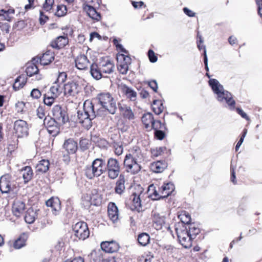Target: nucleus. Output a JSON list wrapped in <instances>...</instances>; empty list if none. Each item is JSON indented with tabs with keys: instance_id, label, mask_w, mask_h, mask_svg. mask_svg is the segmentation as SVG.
<instances>
[{
	"instance_id": "obj_1",
	"label": "nucleus",
	"mask_w": 262,
	"mask_h": 262,
	"mask_svg": "<svg viewBox=\"0 0 262 262\" xmlns=\"http://www.w3.org/2000/svg\"><path fill=\"white\" fill-rule=\"evenodd\" d=\"M208 82L213 92L216 95L217 100L221 103H226L230 110H233L235 108V101L233 99L232 94L225 90L223 86L217 80L210 79Z\"/></svg>"
},
{
	"instance_id": "obj_2",
	"label": "nucleus",
	"mask_w": 262,
	"mask_h": 262,
	"mask_svg": "<svg viewBox=\"0 0 262 262\" xmlns=\"http://www.w3.org/2000/svg\"><path fill=\"white\" fill-rule=\"evenodd\" d=\"M96 118L95 106L90 100H86L83 110L77 112L78 121L84 128L89 129L92 125V120Z\"/></svg>"
},
{
	"instance_id": "obj_3",
	"label": "nucleus",
	"mask_w": 262,
	"mask_h": 262,
	"mask_svg": "<svg viewBox=\"0 0 262 262\" xmlns=\"http://www.w3.org/2000/svg\"><path fill=\"white\" fill-rule=\"evenodd\" d=\"M105 166V162L103 159L97 158L93 161L91 166L85 168V176L89 179L98 177L105 171L106 169Z\"/></svg>"
},
{
	"instance_id": "obj_4",
	"label": "nucleus",
	"mask_w": 262,
	"mask_h": 262,
	"mask_svg": "<svg viewBox=\"0 0 262 262\" xmlns=\"http://www.w3.org/2000/svg\"><path fill=\"white\" fill-rule=\"evenodd\" d=\"M96 100H98L99 104L109 111V113L114 114L116 113V102L110 93L99 94L96 97Z\"/></svg>"
},
{
	"instance_id": "obj_5",
	"label": "nucleus",
	"mask_w": 262,
	"mask_h": 262,
	"mask_svg": "<svg viewBox=\"0 0 262 262\" xmlns=\"http://www.w3.org/2000/svg\"><path fill=\"white\" fill-rule=\"evenodd\" d=\"M108 177L111 179L117 178L120 172L121 167L119 161L113 158L108 159L106 165Z\"/></svg>"
},
{
	"instance_id": "obj_6",
	"label": "nucleus",
	"mask_w": 262,
	"mask_h": 262,
	"mask_svg": "<svg viewBox=\"0 0 262 262\" xmlns=\"http://www.w3.org/2000/svg\"><path fill=\"white\" fill-rule=\"evenodd\" d=\"M75 235L79 239L84 240L90 235L87 224L84 222L77 223L73 227Z\"/></svg>"
},
{
	"instance_id": "obj_7",
	"label": "nucleus",
	"mask_w": 262,
	"mask_h": 262,
	"mask_svg": "<svg viewBox=\"0 0 262 262\" xmlns=\"http://www.w3.org/2000/svg\"><path fill=\"white\" fill-rule=\"evenodd\" d=\"M124 166L127 172L136 174L141 170V165L137 161L133 159L130 155H126L124 160Z\"/></svg>"
},
{
	"instance_id": "obj_8",
	"label": "nucleus",
	"mask_w": 262,
	"mask_h": 262,
	"mask_svg": "<svg viewBox=\"0 0 262 262\" xmlns=\"http://www.w3.org/2000/svg\"><path fill=\"white\" fill-rule=\"evenodd\" d=\"M28 125L26 121L19 119L13 124V132L18 138H23L28 135Z\"/></svg>"
},
{
	"instance_id": "obj_9",
	"label": "nucleus",
	"mask_w": 262,
	"mask_h": 262,
	"mask_svg": "<svg viewBox=\"0 0 262 262\" xmlns=\"http://www.w3.org/2000/svg\"><path fill=\"white\" fill-rule=\"evenodd\" d=\"M52 115L59 124H64L68 120L67 112L59 105H55L53 107Z\"/></svg>"
},
{
	"instance_id": "obj_10",
	"label": "nucleus",
	"mask_w": 262,
	"mask_h": 262,
	"mask_svg": "<svg viewBox=\"0 0 262 262\" xmlns=\"http://www.w3.org/2000/svg\"><path fill=\"white\" fill-rule=\"evenodd\" d=\"M152 226L157 230L162 229L165 223V217L159 213L154 211L152 212Z\"/></svg>"
},
{
	"instance_id": "obj_11",
	"label": "nucleus",
	"mask_w": 262,
	"mask_h": 262,
	"mask_svg": "<svg viewBox=\"0 0 262 262\" xmlns=\"http://www.w3.org/2000/svg\"><path fill=\"white\" fill-rule=\"evenodd\" d=\"M0 190L2 193H13L16 192V187L12 185L11 182L6 178L2 177L0 179Z\"/></svg>"
},
{
	"instance_id": "obj_12",
	"label": "nucleus",
	"mask_w": 262,
	"mask_h": 262,
	"mask_svg": "<svg viewBox=\"0 0 262 262\" xmlns=\"http://www.w3.org/2000/svg\"><path fill=\"white\" fill-rule=\"evenodd\" d=\"M25 203L20 200H15L12 207V211L14 215L16 217L20 216L25 209Z\"/></svg>"
},
{
	"instance_id": "obj_13",
	"label": "nucleus",
	"mask_w": 262,
	"mask_h": 262,
	"mask_svg": "<svg viewBox=\"0 0 262 262\" xmlns=\"http://www.w3.org/2000/svg\"><path fill=\"white\" fill-rule=\"evenodd\" d=\"M64 94L66 96H75L79 92L78 84L75 82H68L64 85Z\"/></svg>"
},
{
	"instance_id": "obj_14",
	"label": "nucleus",
	"mask_w": 262,
	"mask_h": 262,
	"mask_svg": "<svg viewBox=\"0 0 262 262\" xmlns=\"http://www.w3.org/2000/svg\"><path fill=\"white\" fill-rule=\"evenodd\" d=\"M101 248L102 250L105 252L114 253L118 250L119 246L118 244L115 241H106L101 243Z\"/></svg>"
},
{
	"instance_id": "obj_15",
	"label": "nucleus",
	"mask_w": 262,
	"mask_h": 262,
	"mask_svg": "<svg viewBox=\"0 0 262 262\" xmlns=\"http://www.w3.org/2000/svg\"><path fill=\"white\" fill-rule=\"evenodd\" d=\"M107 213L109 218L113 223L118 221L119 219V211L118 207L114 203H109L107 206Z\"/></svg>"
},
{
	"instance_id": "obj_16",
	"label": "nucleus",
	"mask_w": 262,
	"mask_h": 262,
	"mask_svg": "<svg viewBox=\"0 0 262 262\" xmlns=\"http://www.w3.org/2000/svg\"><path fill=\"white\" fill-rule=\"evenodd\" d=\"M83 8L88 15L92 19L96 21H99L100 20V14L93 7L88 4H83Z\"/></svg>"
},
{
	"instance_id": "obj_17",
	"label": "nucleus",
	"mask_w": 262,
	"mask_h": 262,
	"mask_svg": "<svg viewBox=\"0 0 262 262\" xmlns=\"http://www.w3.org/2000/svg\"><path fill=\"white\" fill-rule=\"evenodd\" d=\"M75 66L78 69L82 70H85L90 65V62L87 57L84 55H79L76 58Z\"/></svg>"
},
{
	"instance_id": "obj_18",
	"label": "nucleus",
	"mask_w": 262,
	"mask_h": 262,
	"mask_svg": "<svg viewBox=\"0 0 262 262\" xmlns=\"http://www.w3.org/2000/svg\"><path fill=\"white\" fill-rule=\"evenodd\" d=\"M46 205L52 208L53 213L57 214L60 210V202L58 198H51L46 202Z\"/></svg>"
},
{
	"instance_id": "obj_19",
	"label": "nucleus",
	"mask_w": 262,
	"mask_h": 262,
	"mask_svg": "<svg viewBox=\"0 0 262 262\" xmlns=\"http://www.w3.org/2000/svg\"><path fill=\"white\" fill-rule=\"evenodd\" d=\"M68 43L67 36H60L51 42V46L54 49H59L64 47Z\"/></svg>"
},
{
	"instance_id": "obj_20",
	"label": "nucleus",
	"mask_w": 262,
	"mask_h": 262,
	"mask_svg": "<svg viewBox=\"0 0 262 262\" xmlns=\"http://www.w3.org/2000/svg\"><path fill=\"white\" fill-rule=\"evenodd\" d=\"M120 89L126 98L129 99L131 101H134L137 98V93L132 88L128 87L125 84L121 85Z\"/></svg>"
},
{
	"instance_id": "obj_21",
	"label": "nucleus",
	"mask_w": 262,
	"mask_h": 262,
	"mask_svg": "<svg viewBox=\"0 0 262 262\" xmlns=\"http://www.w3.org/2000/svg\"><path fill=\"white\" fill-rule=\"evenodd\" d=\"M100 66L103 74H110L114 72L115 66L111 60H107L101 62Z\"/></svg>"
},
{
	"instance_id": "obj_22",
	"label": "nucleus",
	"mask_w": 262,
	"mask_h": 262,
	"mask_svg": "<svg viewBox=\"0 0 262 262\" xmlns=\"http://www.w3.org/2000/svg\"><path fill=\"white\" fill-rule=\"evenodd\" d=\"M38 69L37 67L34 63H28L26 70V72L27 76L31 77L33 75L36 76V79L37 80H40L42 76L40 74H38Z\"/></svg>"
},
{
	"instance_id": "obj_23",
	"label": "nucleus",
	"mask_w": 262,
	"mask_h": 262,
	"mask_svg": "<svg viewBox=\"0 0 262 262\" xmlns=\"http://www.w3.org/2000/svg\"><path fill=\"white\" fill-rule=\"evenodd\" d=\"M119 109L123 115L128 119L134 118V113L131 108L122 103H119Z\"/></svg>"
},
{
	"instance_id": "obj_24",
	"label": "nucleus",
	"mask_w": 262,
	"mask_h": 262,
	"mask_svg": "<svg viewBox=\"0 0 262 262\" xmlns=\"http://www.w3.org/2000/svg\"><path fill=\"white\" fill-rule=\"evenodd\" d=\"M63 148L69 154H74L77 149V144L72 139L67 140L63 144Z\"/></svg>"
},
{
	"instance_id": "obj_25",
	"label": "nucleus",
	"mask_w": 262,
	"mask_h": 262,
	"mask_svg": "<svg viewBox=\"0 0 262 262\" xmlns=\"http://www.w3.org/2000/svg\"><path fill=\"white\" fill-rule=\"evenodd\" d=\"M174 186L171 183L164 184L160 188L161 197L165 198L169 195L174 190Z\"/></svg>"
},
{
	"instance_id": "obj_26",
	"label": "nucleus",
	"mask_w": 262,
	"mask_h": 262,
	"mask_svg": "<svg viewBox=\"0 0 262 262\" xmlns=\"http://www.w3.org/2000/svg\"><path fill=\"white\" fill-rule=\"evenodd\" d=\"M167 166V163L164 161H158L151 164L150 169L155 173H160L162 172Z\"/></svg>"
},
{
	"instance_id": "obj_27",
	"label": "nucleus",
	"mask_w": 262,
	"mask_h": 262,
	"mask_svg": "<svg viewBox=\"0 0 262 262\" xmlns=\"http://www.w3.org/2000/svg\"><path fill=\"white\" fill-rule=\"evenodd\" d=\"M90 73L92 76L96 80L100 79L103 76V73L101 72L100 66L93 63L91 65Z\"/></svg>"
},
{
	"instance_id": "obj_28",
	"label": "nucleus",
	"mask_w": 262,
	"mask_h": 262,
	"mask_svg": "<svg viewBox=\"0 0 262 262\" xmlns=\"http://www.w3.org/2000/svg\"><path fill=\"white\" fill-rule=\"evenodd\" d=\"M19 174L22 176L25 183H26L32 179L33 172L31 167L25 166L20 171Z\"/></svg>"
},
{
	"instance_id": "obj_29",
	"label": "nucleus",
	"mask_w": 262,
	"mask_h": 262,
	"mask_svg": "<svg viewBox=\"0 0 262 262\" xmlns=\"http://www.w3.org/2000/svg\"><path fill=\"white\" fill-rule=\"evenodd\" d=\"M54 59L53 52L48 51L40 58V62L42 65H48L51 63Z\"/></svg>"
},
{
	"instance_id": "obj_30",
	"label": "nucleus",
	"mask_w": 262,
	"mask_h": 262,
	"mask_svg": "<svg viewBox=\"0 0 262 262\" xmlns=\"http://www.w3.org/2000/svg\"><path fill=\"white\" fill-rule=\"evenodd\" d=\"M125 178L124 175L120 174L118 180L116 182V185L115 187V192L121 194H122L124 190H125Z\"/></svg>"
},
{
	"instance_id": "obj_31",
	"label": "nucleus",
	"mask_w": 262,
	"mask_h": 262,
	"mask_svg": "<svg viewBox=\"0 0 262 262\" xmlns=\"http://www.w3.org/2000/svg\"><path fill=\"white\" fill-rule=\"evenodd\" d=\"M154 120L153 115L150 113L144 114L142 117V121L147 130H150L151 125Z\"/></svg>"
},
{
	"instance_id": "obj_32",
	"label": "nucleus",
	"mask_w": 262,
	"mask_h": 262,
	"mask_svg": "<svg viewBox=\"0 0 262 262\" xmlns=\"http://www.w3.org/2000/svg\"><path fill=\"white\" fill-rule=\"evenodd\" d=\"M175 230L178 238L190 236L187 226L181 227V225H177Z\"/></svg>"
},
{
	"instance_id": "obj_33",
	"label": "nucleus",
	"mask_w": 262,
	"mask_h": 262,
	"mask_svg": "<svg viewBox=\"0 0 262 262\" xmlns=\"http://www.w3.org/2000/svg\"><path fill=\"white\" fill-rule=\"evenodd\" d=\"M178 217L181 221V223H179L178 225H181V227H183V226L187 227L188 225L190 224V222L191 221V217L190 215L188 212L186 211L182 212L178 215Z\"/></svg>"
},
{
	"instance_id": "obj_34",
	"label": "nucleus",
	"mask_w": 262,
	"mask_h": 262,
	"mask_svg": "<svg viewBox=\"0 0 262 262\" xmlns=\"http://www.w3.org/2000/svg\"><path fill=\"white\" fill-rule=\"evenodd\" d=\"M50 163L48 160L43 159L39 161L36 166L37 171L44 173L47 172L49 169Z\"/></svg>"
},
{
	"instance_id": "obj_35",
	"label": "nucleus",
	"mask_w": 262,
	"mask_h": 262,
	"mask_svg": "<svg viewBox=\"0 0 262 262\" xmlns=\"http://www.w3.org/2000/svg\"><path fill=\"white\" fill-rule=\"evenodd\" d=\"M37 216L36 211L32 208H29L25 215V220L28 224L33 223Z\"/></svg>"
},
{
	"instance_id": "obj_36",
	"label": "nucleus",
	"mask_w": 262,
	"mask_h": 262,
	"mask_svg": "<svg viewBox=\"0 0 262 262\" xmlns=\"http://www.w3.org/2000/svg\"><path fill=\"white\" fill-rule=\"evenodd\" d=\"M27 82V77L25 75H22L19 76L15 80L13 84V89L15 91H17L22 88Z\"/></svg>"
},
{
	"instance_id": "obj_37",
	"label": "nucleus",
	"mask_w": 262,
	"mask_h": 262,
	"mask_svg": "<svg viewBox=\"0 0 262 262\" xmlns=\"http://www.w3.org/2000/svg\"><path fill=\"white\" fill-rule=\"evenodd\" d=\"M62 88L57 82H55L51 87L49 93L53 97L57 98L62 93Z\"/></svg>"
},
{
	"instance_id": "obj_38",
	"label": "nucleus",
	"mask_w": 262,
	"mask_h": 262,
	"mask_svg": "<svg viewBox=\"0 0 262 262\" xmlns=\"http://www.w3.org/2000/svg\"><path fill=\"white\" fill-rule=\"evenodd\" d=\"M131 199L132 200L133 205L134 206V208L139 211L141 208L140 195L134 193L131 196Z\"/></svg>"
},
{
	"instance_id": "obj_39",
	"label": "nucleus",
	"mask_w": 262,
	"mask_h": 262,
	"mask_svg": "<svg viewBox=\"0 0 262 262\" xmlns=\"http://www.w3.org/2000/svg\"><path fill=\"white\" fill-rule=\"evenodd\" d=\"M90 256L95 262H100L103 260L102 252L100 250H93L90 254Z\"/></svg>"
},
{
	"instance_id": "obj_40",
	"label": "nucleus",
	"mask_w": 262,
	"mask_h": 262,
	"mask_svg": "<svg viewBox=\"0 0 262 262\" xmlns=\"http://www.w3.org/2000/svg\"><path fill=\"white\" fill-rule=\"evenodd\" d=\"M138 241L140 245L145 246L149 243L150 237L148 234L142 233L138 235Z\"/></svg>"
},
{
	"instance_id": "obj_41",
	"label": "nucleus",
	"mask_w": 262,
	"mask_h": 262,
	"mask_svg": "<svg viewBox=\"0 0 262 262\" xmlns=\"http://www.w3.org/2000/svg\"><path fill=\"white\" fill-rule=\"evenodd\" d=\"M26 235L25 234L21 235L14 243L13 246L14 248L20 249L24 247L26 244Z\"/></svg>"
},
{
	"instance_id": "obj_42",
	"label": "nucleus",
	"mask_w": 262,
	"mask_h": 262,
	"mask_svg": "<svg viewBox=\"0 0 262 262\" xmlns=\"http://www.w3.org/2000/svg\"><path fill=\"white\" fill-rule=\"evenodd\" d=\"M117 62V64H127L128 66L131 63V58L128 55L121 54L118 56Z\"/></svg>"
},
{
	"instance_id": "obj_43",
	"label": "nucleus",
	"mask_w": 262,
	"mask_h": 262,
	"mask_svg": "<svg viewBox=\"0 0 262 262\" xmlns=\"http://www.w3.org/2000/svg\"><path fill=\"white\" fill-rule=\"evenodd\" d=\"M130 156L133 157V159L137 161L139 163L143 160V156L140 148L136 147L132 153H129Z\"/></svg>"
},
{
	"instance_id": "obj_44",
	"label": "nucleus",
	"mask_w": 262,
	"mask_h": 262,
	"mask_svg": "<svg viewBox=\"0 0 262 262\" xmlns=\"http://www.w3.org/2000/svg\"><path fill=\"white\" fill-rule=\"evenodd\" d=\"M164 109L163 103L158 100H155L153 102L152 110L157 115L161 114Z\"/></svg>"
},
{
	"instance_id": "obj_45",
	"label": "nucleus",
	"mask_w": 262,
	"mask_h": 262,
	"mask_svg": "<svg viewBox=\"0 0 262 262\" xmlns=\"http://www.w3.org/2000/svg\"><path fill=\"white\" fill-rule=\"evenodd\" d=\"M180 244L185 248H189L192 246V236H186L184 238H178Z\"/></svg>"
},
{
	"instance_id": "obj_46",
	"label": "nucleus",
	"mask_w": 262,
	"mask_h": 262,
	"mask_svg": "<svg viewBox=\"0 0 262 262\" xmlns=\"http://www.w3.org/2000/svg\"><path fill=\"white\" fill-rule=\"evenodd\" d=\"M189 234L194 239L196 235L200 233V229L196 227L194 224H190L187 226Z\"/></svg>"
},
{
	"instance_id": "obj_47",
	"label": "nucleus",
	"mask_w": 262,
	"mask_h": 262,
	"mask_svg": "<svg viewBox=\"0 0 262 262\" xmlns=\"http://www.w3.org/2000/svg\"><path fill=\"white\" fill-rule=\"evenodd\" d=\"M108 113H109V111L104 107L101 106L96 108H95V115H96V117H104Z\"/></svg>"
},
{
	"instance_id": "obj_48",
	"label": "nucleus",
	"mask_w": 262,
	"mask_h": 262,
	"mask_svg": "<svg viewBox=\"0 0 262 262\" xmlns=\"http://www.w3.org/2000/svg\"><path fill=\"white\" fill-rule=\"evenodd\" d=\"M56 124L59 123L54 118H52L49 116H47V117H45L43 119V124L47 128L50 127V126L56 125Z\"/></svg>"
},
{
	"instance_id": "obj_49",
	"label": "nucleus",
	"mask_w": 262,
	"mask_h": 262,
	"mask_svg": "<svg viewBox=\"0 0 262 262\" xmlns=\"http://www.w3.org/2000/svg\"><path fill=\"white\" fill-rule=\"evenodd\" d=\"M55 98L49 93H48L44 95L43 102L46 105L51 106L54 103Z\"/></svg>"
},
{
	"instance_id": "obj_50",
	"label": "nucleus",
	"mask_w": 262,
	"mask_h": 262,
	"mask_svg": "<svg viewBox=\"0 0 262 262\" xmlns=\"http://www.w3.org/2000/svg\"><path fill=\"white\" fill-rule=\"evenodd\" d=\"M166 127L164 124H162L159 120H155L154 119L151 125L150 130L154 129L155 130L159 129H165Z\"/></svg>"
},
{
	"instance_id": "obj_51",
	"label": "nucleus",
	"mask_w": 262,
	"mask_h": 262,
	"mask_svg": "<svg viewBox=\"0 0 262 262\" xmlns=\"http://www.w3.org/2000/svg\"><path fill=\"white\" fill-rule=\"evenodd\" d=\"M165 148L164 147H158L155 148L151 149V155L152 157L156 158L160 155H161L162 153L163 152Z\"/></svg>"
},
{
	"instance_id": "obj_52",
	"label": "nucleus",
	"mask_w": 262,
	"mask_h": 262,
	"mask_svg": "<svg viewBox=\"0 0 262 262\" xmlns=\"http://www.w3.org/2000/svg\"><path fill=\"white\" fill-rule=\"evenodd\" d=\"M54 0H46L43 5V9L47 12H50L53 8Z\"/></svg>"
},
{
	"instance_id": "obj_53",
	"label": "nucleus",
	"mask_w": 262,
	"mask_h": 262,
	"mask_svg": "<svg viewBox=\"0 0 262 262\" xmlns=\"http://www.w3.org/2000/svg\"><path fill=\"white\" fill-rule=\"evenodd\" d=\"M67 8L64 5H60L57 7V10L55 15L57 16H62L67 13Z\"/></svg>"
},
{
	"instance_id": "obj_54",
	"label": "nucleus",
	"mask_w": 262,
	"mask_h": 262,
	"mask_svg": "<svg viewBox=\"0 0 262 262\" xmlns=\"http://www.w3.org/2000/svg\"><path fill=\"white\" fill-rule=\"evenodd\" d=\"M60 124H56V125L50 126V127L47 128V129L48 133L53 136L56 135L59 133V130L58 125Z\"/></svg>"
},
{
	"instance_id": "obj_55",
	"label": "nucleus",
	"mask_w": 262,
	"mask_h": 262,
	"mask_svg": "<svg viewBox=\"0 0 262 262\" xmlns=\"http://www.w3.org/2000/svg\"><path fill=\"white\" fill-rule=\"evenodd\" d=\"M113 146L115 149V153L116 155L120 156L122 154L123 148L121 144L114 143Z\"/></svg>"
},
{
	"instance_id": "obj_56",
	"label": "nucleus",
	"mask_w": 262,
	"mask_h": 262,
	"mask_svg": "<svg viewBox=\"0 0 262 262\" xmlns=\"http://www.w3.org/2000/svg\"><path fill=\"white\" fill-rule=\"evenodd\" d=\"M36 114L38 117L40 119H45L46 117V113L45 109L42 106H39L36 110Z\"/></svg>"
},
{
	"instance_id": "obj_57",
	"label": "nucleus",
	"mask_w": 262,
	"mask_h": 262,
	"mask_svg": "<svg viewBox=\"0 0 262 262\" xmlns=\"http://www.w3.org/2000/svg\"><path fill=\"white\" fill-rule=\"evenodd\" d=\"M28 4L26 5L24 7L26 11L34 8L36 6V2H37L36 0H28Z\"/></svg>"
},
{
	"instance_id": "obj_58",
	"label": "nucleus",
	"mask_w": 262,
	"mask_h": 262,
	"mask_svg": "<svg viewBox=\"0 0 262 262\" xmlns=\"http://www.w3.org/2000/svg\"><path fill=\"white\" fill-rule=\"evenodd\" d=\"M117 68L119 72L123 74H126L128 70V67L127 64H117Z\"/></svg>"
},
{
	"instance_id": "obj_59",
	"label": "nucleus",
	"mask_w": 262,
	"mask_h": 262,
	"mask_svg": "<svg viewBox=\"0 0 262 262\" xmlns=\"http://www.w3.org/2000/svg\"><path fill=\"white\" fill-rule=\"evenodd\" d=\"M67 77V74L65 72H61L59 73L58 76L57 78V80L55 82H57V83H63Z\"/></svg>"
},
{
	"instance_id": "obj_60",
	"label": "nucleus",
	"mask_w": 262,
	"mask_h": 262,
	"mask_svg": "<svg viewBox=\"0 0 262 262\" xmlns=\"http://www.w3.org/2000/svg\"><path fill=\"white\" fill-rule=\"evenodd\" d=\"M0 16H2L4 19L8 21H10L13 17L12 16L9 15L5 9H2L0 10Z\"/></svg>"
},
{
	"instance_id": "obj_61",
	"label": "nucleus",
	"mask_w": 262,
	"mask_h": 262,
	"mask_svg": "<svg viewBox=\"0 0 262 262\" xmlns=\"http://www.w3.org/2000/svg\"><path fill=\"white\" fill-rule=\"evenodd\" d=\"M25 104L23 101H18L15 104V109L17 113H23Z\"/></svg>"
},
{
	"instance_id": "obj_62",
	"label": "nucleus",
	"mask_w": 262,
	"mask_h": 262,
	"mask_svg": "<svg viewBox=\"0 0 262 262\" xmlns=\"http://www.w3.org/2000/svg\"><path fill=\"white\" fill-rule=\"evenodd\" d=\"M30 96L34 99H38L41 97V93L38 89H34L32 90Z\"/></svg>"
},
{
	"instance_id": "obj_63",
	"label": "nucleus",
	"mask_w": 262,
	"mask_h": 262,
	"mask_svg": "<svg viewBox=\"0 0 262 262\" xmlns=\"http://www.w3.org/2000/svg\"><path fill=\"white\" fill-rule=\"evenodd\" d=\"M163 129H159L155 130V136L159 140H162L165 137V134Z\"/></svg>"
},
{
	"instance_id": "obj_64",
	"label": "nucleus",
	"mask_w": 262,
	"mask_h": 262,
	"mask_svg": "<svg viewBox=\"0 0 262 262\" xmlns=\"http://www.w3.org/2000/svg\"><path fill=\"white\" fill-rule=\"evenodd\" d=\"M148 55L150 62H155L157 61V57L152 50H149L148 51Z\"/></svg>"
}]
</instances>
